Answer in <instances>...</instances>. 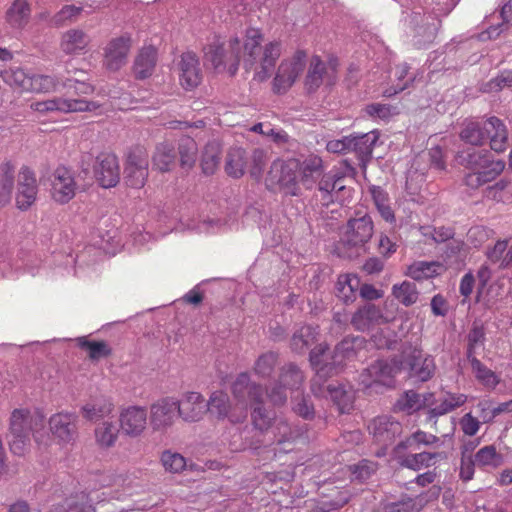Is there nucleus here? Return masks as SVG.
<instances>
[{"label":"nucleus","mask_w":512,"mask_h":512,"mask_svg":"<svg viewBox=\"0 0 512 512\" xmlns=\"http://www.w3.org/2000/svg\"><path fill=\"white\" fill-rule=\"evenodd\" d=\"M262 40L261 30L254 27L246 29L241 39L235 36L223 41L215 37L204 47V62L217 73L234 76L242 60L247 71L254 69V80L264 82L271 76L282 45L274 40L261 47Z\"/></svg>","instance_id":"obj_1"},{"label":"nucleus","mask_w":512,"mask_h":512,"mask_svg":"<svg viewBox=\"0 0 512 512\" xmlns=\"http://www.w3.org/2000/svg\"><path fill=\"white\" fill-rule=\"evenodd\" d=\"M352 356H354L353 342L349 340L339 343L332 356L327 347L322 345L314 348L310 353V363L316 372V377L311 384L312 393L315 396L329 397L341 413L349 412L352 409L355 399L353 390L346 389L342 385L332 384L322 387L318 384V380L330 375L333 369Z\"/></svg>","instance_id":"obj_2"},{"label":"nucleus","mask_w":512,"mask_h":512,"mask_svg":"<svg viewBox=\"0 0 512 512\" xmlns=\"http://www.w3.org/2000/svg\"><path fill=\"white\" fill-rule=\"evenodd\" d=\"M236 403H230L228 395L223 391L211 394L207 404V412L217 419L227 418L232 423L243 421L248 414V407L263 404V391L259 385L250 381L248 373L237 376L232 385Z\"/></svg>","instance_id":"obj_3"},{"label":"nucleus","mask_w":512,"mask_h":512,"mask_svg":"<svg viewBox=\"0 0 512 512\" xmlns=\"http://www.w3.org/2000/svg\"><path fill=\"white\" fill-rule=\"evenodd\" d=\"M44 427V416L39 412L18 408L12 411L7 441L13 454L23 455L30 445V433L33 432L35 442L46 446L49 437L38 430Z\"/></svg>","instance_id":"obj_4"},{"label":"nucleus","mask_w":512,"mask_h":512,"mask_svg":"<svg viewBox=\"0 0 512 512\" xmlns=\"http://www.w3.org/2000/svg\"><path fill=\"white\" fill-rule=\"evenodd\" d=\"M458 161L470 170L464 182L471 189H477L495 180L505 169L503 160L492 159L484 150H464L458 154Z\"/></svg>","instance_id":"obj_5"},{"label":"nucleus","mask_w":512,"mask_h":512,"mask_svg":"<svg viewBox=\"0 0 512 512\" xmlns=\"http://www.w3.org/2000/svg\"><path fill=\"white\" fill-rule=\"evenodd\" d=\"M460 137L474 146H481L489 140L491 149L497 153L505 151L508 146L507 128L497 117H490L482 124L476 121L467 122Z\"/></svg>","instance_id":"obj_6"},{"label":"nucleus","mask_w":512,"mask_h":512,"mask_svg":"<svg viewBox=\"0 0 512 512\" xmlns=\"http://www.w3.org/2000/svg\"><path fill=\"white\" fill-rule=\"evenodd\" d=\"M402 25L413 44L421 48L434 40L439 21L431 14L425 15L420 10H413L402 19Z\"/></svg>","instance_id":"obj_7"},{"label":"nucleus","mask_w":512,"mask_h":512,"mask_svg":"<svg viewBox=\"0 0 512 512\" xmlns=\"http://www.w3.org/2000/svg\"><path fill=\"white\" fill-rule=\"evenodd\" d=\"M403 369L400 358L377 360L364 369L359 376L360 384L366 389L392 387L395 376Z\"/></svg>","instance_id":"obj_8"},{"label":"nucleus","mask_w":512,"mask_h":512,"mask_svg":"<svg viewBox=\"0 0 512 512\" xmlns=\"http://www.w3.org/2000/svg\"><path fill=\"white\" fill-rule=\"evenodd\" d=\"M252 421L255 428L261 431H267L271 428L273 438L279 444L294 442L303 434L301 429H292L286 421L272 417L271 412L264 409L262 404L254 407Z\"/></svg>","instance_id":"obj_9"},{"label":"nucleus","mask_w":512,"mask_h":512,"mask_svg":"<svg viewBox=\"0 0 512 512\" xmlns=\"http://www.w3.org/2000/svg\"><path fill=\"white\" fill-rule=\"evenodd\" d=\"M304 382L302 371L290 363L281 368L279 380L274 383L270 390H266L265 396L274 406L283 405L287 400V392L291 395L299 394V389Z\"/></svg>","instance_id":"obj_10"},{"label":"nucleus","mask_w":512,"mask_h":512,"mask_svg":"<svg viewBox=\"0 0 512 512\" xmlns=\"http://www.w3.org/2000/svg\"><path fill=\"white\" fill-rule=\"evenodd\" d=\"M306 62L307 55L303 50H298L291 57L283 59L273 78L272 91L279 95L286 93L302 74Z\"/></svg>","instance_id":"obj_11"},{"label":"nucleus","mask_w":512,"mask_h":512,"mask_svg":"<svg viewBox=\"0 0 512 512\" xmlns=\"http://www.w3.org/2000/svg\"><path fill=\"white\" fill-rule=\"evenodd\" d=\"M266 182L269 187H271V185H278L287 195H298V161H274L268 172Z\"/></svg>","instance_id":"obj_12"},{"label":"nucleus","mask_w":512,"mask_h":512,"mask_svg":"<svg viewBox=\"0 0 512 512\" xmlns=\"http://www.w3.org/2000/svg\"><path fill=\"white\" fill-rule=\"evenodd\" d=\"M30 108L40 114L52 112L73 113L94 111L99 108V104L93 101L83 99H70L64 97H54L43 101L32 102Z\"/></svg>","instance_id":"obj_13"},{"label":"nucleus","mask_w":512,"mask_h":512,"mask_svg":"<svg viewBox=\"0 0 512 512\" xmlns=\"http://www.w3.org/2000/svg\"><path fill=\"white\" fill-rule=\"evenodd\" d=\"M49 185L51 198L59 204L68 203L76 195L74 172L65 166H58L53 170L49 176Z\"/></svg>","instance_id":"obj_14"},{"label":"nucleus","mask_w":512,"mask_h":512,"mask_svg":"<svg viewBox=\"0 0 512 512\" xmlns=\"http://www.w3.org/2000/svg\"><path fill=\"white\" fill-rule=\"evenodd\" d=\"M148 178V154L145 148L137 146L127 155L124 179L132 188H142Z\"/></svg>","instance_id":"obj_15"},{"label":"nucleus","mask_w":512,"mask_h":512,"mask_svg":"<svg viewBox=\"0 0 512 512\" xmlns=\"http://www.w3.org/2000/svg\"><path fill=\"white\" fill-rule=\"evenodd\" d=\"M401 360L403 369L408 367L409 376L422 382L428 381L435 372L434 359L429 355H423L421 349L409 347L402 352Z\"/></svg>","instance_id":"obj_16"},{"label":"nucleus","mask_w":512,"mask_h":512,"mask_svg":"<svg viewBox=\"0 0 512 512\" xmlns=\"http://www.w3.org/2000/svg\"><path fill=\"white\" fill-rule=\"evenodd\" d=\"M178 417V400L175 398L164 397L150 406L149 421L154 431L167 430Z\"/></svg>","instance_id":"obj_17"},{"label":"nucleus","mask_w":512,"mask_h":512,"mask_svg":"<svg viewBox=\"0 0 512 512\" xmlns=\"http://www.w3.org/2000/svg\"><path fill=\"white\" fill-rule=\"evenodd\" d=\"M148 413L144 406L130 405L119 414V427L129 438L141 437L147 429Z\"/></svg>","instance_id":"obj_18"},{"label":"nucleus","mask_w":512,"mask_h":512,"mask_svg":"<svg viewBox=\"0 0 512 512\" xmlns=\"http://www.w3.org/2000/svg\"><path fill=\"white\" fill-rule=\"evenodd\" d=\"M131 46L129 34L112 38L104 47L103 66L111 72L120 70L127 63Z\"/></svg>","instance_id":"obj_19"},{"label":"nucleus","mask_w":512,"mask_h":512,"mask_svg":"<svg viewBox=\"0 0 512 512\" xmlns=\"http://www.w3.org/2000/svg\"><path fill=\"white\" fill-rule=\"evenodd\" d=\"M78 416L70 412H59L49 419L52 435L61 444L73 443L77 436Z\"/></svg>","instance_id":"obj_20"},{"label":"nucleus","mask_w":512,"mask_h":512,"mask_svg":"<svg viewBox=\"0 0 512 512\" xmlns=\"http://www.w3.org/2000/svg\"><path fill=\"white\" fill-rule=\"evenodd\" d=\"M94 175L104 188L117 185L120 180V167L117 157L112 153H101L94 165Z\"/></svg>","instance_id":"obj_21"},{"label":"nucleus","mask_w":512,"mask_h":512,"mask_svg":"<svg viewBox=\"0 0 512 512\" xmlns=\"http://www.w3.org/2000/svg\"><path fill=\"white\" fill-rule=\"evenodd\" d=\"M38 185L35 173L28 167H22L18 173L16 205L27 210L36 200Z\"/></svg>","instance_id":"obj_22"},{"label":"nucleus","mask_w":512,"mask_h":512,"mask_svg":"<svg viewBox=\"0 0 512 512\" xmlns=\"http://www.w3.org/2000/svg\"><path fill=\"white\" fill-rule=\"evenodd\" d=\"M373 232L374 225L370 216L350 219L342 241L352 247L363 246L371 239Z\"/></svg>","instance_id":"obj_23"},{"label":"nucleus","mask_w":512,"mask_h":512,"mask_svg":"<svg viewBox=\"0 0 512 512\" xmlns=\"http://www.w3.org/2000/svg\"><path fill=\"white\" fill-rule=\"evenodd\" d=\"M388 322L382 309L373 303H365L359 307L351 318L352 326L358 331H369L377 325Z\"/></svg>","instance_id":"obj_24"},{"label":"nucleus","mask_w":512,"mask_h":512,"mask_svg":"<svg viewBox=\"0 0 512 512\" xmlns=\"http://www.w3.org/2000/svg\"><path fill=\"white\" fill-rule=\"evenodd\" d=\"M368 429L375 442L386 447L400 435L402 426L389 416H379L371 421Z\"/></svg>","instance_id":"obj_25"},{"label":"nucleus","mask_w":512,"mask_h":512,"mask_svg":"<svg viewBox=\"0 0 512 512\" xmlns=\"http://www.w3.org/2000/svg\"><path fill=\"white\" fill-rule=\"evenodd\" d=\"M206 412V401L198 392H188L178 401V415L186 422H197Z\"/></svg>","instance_id":"obj_26"},{"label":"nucleus","mask_w":512,"mask_h":512,"mask_svg":"<svg viewBox=\"0 0 512 512\" xmlns=\"http://www.w3.org/2000/svg\"><path fill=\"white\" fill-rule=\"evenodd\" d=\"M179 68L180 83L185 89H193L200 84L202 74L199 67V59L195 53L190 51L183 53Z\"/></svg>","instance_id":"obj_27"},{"label":"nucleus","mask_w":512,"mask_h":512,"mask_svg":"<svg viewBox=\"0 0 512 512\" xmlns=\"http://www.w3.org/2000/svg\"><path fill=\"white\" fill-rule=\"evenodd\" d=\"M89 44V35L79 28L68 29L60 38V49L66 55H81L87 51Z\"/></svg>","instance_id":"obj_28"},{"label":"nucleus","mask_w":512,"mask_h":512,"mask_svg":"<svg viewBox=\"0 0 512 512\" xmlns=\"http://www.w3.org/2000/svg\"><path fill=\"white\" fill-rule=\"evenodd\" d=\"M157 64V50L154 46H144L139 50L133 62V74L137 79H146L152 76Z\"/></svg>","instance_id":"obj_29"},{"label":"nucleus","mask_w":512,"mask_h":512,"mask_svg":"<svg viewBox=\"0 0 512 512\" xmlns=\"http://www.w3.org/2000/svg\"><path fill=\"white\" fill-rule=\"evenodd\" d=\"M435 404L433 393L420 395L412 390L405 392L396 402V409L412 414L421 408H429Z\"/></svg>","instance_id":"obj_30"},{"label":"nucleus","mask_w":512,"mask_h":512,"mask_svg":"<svg viewBox=\"0 0 512 512\" xmlns=\"http://www.w3.org/2000/svg\"><path fill=\"white\" fill-rule=\"evenodd\" d=\"M439 404H435L430 407L427 411V420L432 421L439 416L445 415L461 406H463L467 401V395L463 393H451L445 392L443 397L440 398Z\"/></svg>","instance_id":"obj_31"},{"label":"nucleus","mask_w":512,"mask_h":512,"mask_svg":"<svg viewBox=\"0 0 512 512\" xmlns=\"http://www.w3.org/2000/svg\"><path fill=\"white\" fill-rule=\"evenodd\" d=\"M378 139L379 132L376 130H372L362 135H351L350 152L355 153L359 160L364 164L371 158Z\"/></svg>","instance_id":"obj_32"},{"label":"nucleus","mask_w":512,"mask_h":512,"mask_svg":"<svg viewBox=\"0 0 512 512\" xmlns=\"http://www.w3.org/2000/svg\"><path fill=\"white\" fill-rule=\"evenodd\" d=\"M401 466L412 469L414 471L428 468L436 463L440 458H444L445 454L440 452H420L414 454L395 456Z\"/></svg>","instance_id":"obj_33"},{"label":"nucleus","mask_w":512,"mask_h":512,"mask_svg":"<svg viewBox=\"0 0 512 512\" xmlns=\"http://www.w3.org/2000/svg\"><path fill=\"white\" fill-rule=\"evenodd\" d=\"M113 410V403L105 398L93 399L82 405L80 409L82 417L90 422L104 420L112 414Z\"/></svg>","instance_id":"obj_34"},{"label":"nucleus","mask_w":512,"mask_h":512,"mask_svg":"<svg viewBox=\"0 0 512 512\" xmlns=\"http://www.w3.org/2000/svg\"><path fill=\"white\" fill-rule=\"evenodd\" d=\"M439 441L437 436L422 430H417L394 448V456H399L400 453L405 450L416 451L422 446H433L438 444Z\"/></svg>","instance_id":"obj_35"},{"label":"nucleus","mask_w":512,"mask_h":512,"mask_svg":"<svg viewBox=\"0 0 512 512\" xmlns=\"http://www.w3.org/2000/svg\"><path fill=\"white\" fill-rule=\"evenodd\" d=\"M119 438V428L111 420H103L94 429L95 444L100 449H109L115 446Z\"/></svg>","instance_id":"obj_36"},{"label":"nucleus","mask_w":512,"mask_h":512,"mask_svg":"<svg viewBox=\"0 0 512 512\" xmlns=\"http://www.w3.org/2000/svg\"><path fill=\"white\" fill-rule=\"evenodd\" d=\"M30 5L27 0H15L6 13V21L14 29H22L30 18Z\"/></svg>","instance_id":"obj_37"},{"label":"nucleus","mask_w":512,"mask_h":512,"mask_svg":"<svg viewBox=\"0 0 512 512\" xmlns=\"http://www.w3.org/2000/svg\"><path fill=\"white\" fill-rule=\"evenodd\" d=\"M175 159L176 154L173 145L168 142L160 143L156 146L152 157L153 167L161 172L169 171Z\"/></svg>","instance_id":"obj_38"},{"label":"nucleus","mask_w":512,"mask_h":512,"mask_svg":"<svg viewBox=\"0 0 512 512\" xmlns=\"http://www.w3.org/2000/svg\"><path fill=\"white\" fill-rule=\"evenodd\" d=\"M15 167L11 162L0 165V204L5 205L11 199L15 183Z\"/></svg>","instance_id":"obj_39"},{"label":"nucleus","mask_w":512,"mask_h":512,"mask_svg":"<svg viewBox=\"0 0 512 512\" xmlns=\"http://www.w3.org/2000/svg\"><path fill=\"white\" fill-rule=\"evenodd\" d=\"M246 164L247 157L244 149L235 147L229 150L225 164V170L229 176L241 177L245 172Z\"/></svg>","instance_id":"obj_40"},{"label":"nucleus","mask_w":512,"mask_h":512,"mask_svg":"<svg viewBox=\"0 0 512 512\" xmlns=\"http://www.w3.org/2000/svg\"><path fill=\"white\" fill-rule=\"evenodd\" d=\"M442 269L439 262L417 261L408 266L406 275L414 280H423L438 275Z\"/></svg>","instance_id":"obj_41"},{"label":"nucleus","mask_w":512,"mask_h":512,"mask_svg":"<svg viewBox=\"0 0 512 512\" xmlns=\"http://www.w3.org/2000/svg\"><path fill=\"white\" fill-rule=\"evenodd\" d=\"M475 378L487 389H494L500 382L499 376L476 357L469 359Z\"/></svg>","instance_id":"obj_42"},{"label":"nucleus","mask_w":512,"mask_h":512,"mask_svg":"<svg viewBox=\"0 0 512 512\" xmlns=\"http://www.w3.org/2000/svg\"><path fill=\"white\" fill-rule=\"evenodd\" d=\"M484 197L498 203H511L512 184L505 179H501L484 190Z\"/></svg>","instance_id":"obj_43"},{"label":"nucleus","mask_w":512,"mask_h":512,"mask_svg":"<svg viewBox=\"0 0 512 512\" xmlns=\"http://www.w3.org/2000/svg\"><path fill=\"white\" fill-rule=\"evenodd\" d=\"M360 290V279L355 274L341 275L337 281L338 296L344 302L353 301L355 293Z\"/></svg>","instance_id":"obj_44"},{"label":"nucleus","mask_w":512,"mask_h":512,"mask_svg":"<svg viewBox=\"0 0 512 512\" xmlns=\"http://www.w3.org/2000/svg\"><path fill=\"white\" fill-rule=\"evenodd\" d=\"M318 334L317 328L305 325L297 330L291 340V347L295 352H304L316 339Z\"/></svg>","instance_id":"obj_45"},{"label":"nucleus","mask_w":512,"mask_h":512,"mask_svg":"<svg viewBox=\"0 0 512 512\" xmlns=\"http://www.w3.org/2000/svg\"><path fill=\"white\" fill-rule=\"evenodd\" d=\"M477 467L496 468L502 463V456L497 452L495 446L487 445L479 449L473 456Z\"/></svg>","instance_id":"obj_46"},{"label":"nucleus","mask_w":512,"mask_h":512,"mask_svg":"<svg viewBox=\"0 0 512 512\" xmlns=\"http://www.w3.org/2000/svg\"><path fill=\"white\" fill-rule=\"evenodd\" d=\"M220 152V144L217 141L207 143L201 159V167L205 174H213L216 171L220 160Z\"/></svg>","instance_id":"obj_47"},{"label":"nucleus","mask_w":512,"mask_h":512,"mask_svg":"<svg viewBox=\"0 0 512 512\" xmlns=\"http://www.w3.org/2000/svg\"><path fill=\"white\" fill-rule=\"evenodd\" d=\"M374 204L381 217L388 223H395V214L390 206L388 194L380 187L371 189Z\"/></svg>","instance_id":"obj_48"},{"label":"nucleus","mask_w":512,"mask_h":512,"mask_svg":"<svg viewBox=\"0 0 512 512\" xmlns=\"http://www.w3.org/2000/svg\"><path fill=\"white\" fill-rule=\"evenodd\" d=\"M31 72L21 68L9 69L3 73L4 81L11 87L20 89L23 92H29L31 88Z\"/></svg>","instance_id":"obj_49"},{"label":"nucleus","mask_w":512,"mask_h":512,"mask_svg":"<svg viewBox=\"0 0 512 512\" xmlns=\"http://www.w3.org/2000/svg\"><path fill=\"white\" fill-rule=\"evenodd\" d=\"M392 295L401 304L408 307L417 302L419 294L414 283L403 281L400 284L393 285Z\"/></svg>","instance_id":"obj_50"},{"label":"nucleus","mask_w":512,"mask_h":512,"mask_svg":"<svg viewBox=\"0 0 512 512\" xmlns=\"http://www.w3.org/2000/svg\"><path fill=\"white\" fill-rule=\"evenodd\" d=\"M325 72L326 64L320 59L319 56H313L310 60V65L305 80L307 88L309 90L317 89L323 81Z\"/></svg>","instance_id":"obj_51"},{"label":"nucleus","mask_w":512,"mask_h":512,"mask_svg":"<svg viewBox=\"0 0 512 512\" xmlns=\"http://www.w3.org/2000/svg\"><path fill=\"white\" fill-rule=\"evenodd\" d=\"M160 461L165 471L170 473H180L187 465L185 457L172 450H165L162 452Z\"/></svg>","instance_id":"obj_52"},{"label":"nucleus","mask_w":512,"mask_h":512,"mask_svg":"<svg viewBox=\"0 0 512 512\" xmlns=\"http://www.w3.org/2000/svg\"><path fill=\"white\" fill-rule=\"evenodd\" d=\"M321 167L322 160L317 156H311L302 163L298 162V175L301 176V181L304 184L312 183L314 175L319 173Z\"/></svg>","instance_id":"obj_53"},{"label":"nucleus","mask_w":512,"mask_h":512,"mask_svg":"<svg viewBox=\"0 0 512 512\" xmlns=\"http://www.w3.org/2000/svg\"><path fill=\"white\" fill-rule=\"evenodd\" d=\"M179 155L181 166L191 168L196 161L197 145L194 139L183 137L179 142Z\"/></svg>","instance_id":"obj_54"},{"label":"nucleus","mask_w":512,"mask_h":512,"mask_svg":"<svg viewBox=\"0 0 512 512\" xmlns=\"http://www.w3.org/2000/svg\"><path fill=\"white\" fill-rule=\"evenodd\" d=\"M365 112L373 119L388 121L393 116L399 114V109L389 104L372 103L365 107Z\"/></svg>","instance_id":"obj_55"},{"label":"nucleus","mask_w":512,"mask_h":512,"mask_svg":"<svg viewBox=\"0 0 512 512\" xmlns=\"http://www.w3.org/2000/svg\"><path fill=\"white\" fill-rule=\"evenodd\" d=\"M277 363V355L273 352H267L260 355L254 364V373L262 378L268 377L273 372Z\"/></svg>","instance_id":"obj_56"},{"label":"nucleus","mask_w":512,"mask_h":512,"mask_svg":"<svg viewBox=\"0 0 512 512\" xmlns=\"http://www.w3.org/2000/svg\"><path fill=\"white\" fill-rule=\"evenodd\" d=\"M83 11L82 6L65 5L51 19V24L61 27L67 22L75 21Z\"/></svg>","instance_id":"obj_57"},{"label":"nucleus","mask_w":512,"mask_h":512,"mask_svg":"<svg viewBox=\"0 0 512 512\" xmlns=\"http://www.w3.org/2000/svg\"><path fill=\"white\" fill-rule=\"evenodd\" d=\"M78 345L87 350L88 355L93 360L106 357L110 353V349L105 342L89 341L85 337L77 339Z\"/></svg>","instance_id":"obj_58"},{"label":"nucleus","mask_w":512,"mask_h":512,"mask_svg":"<svg viewBox=\"0 0 512 512\" xmlns=\"http://www.w3.org/2000/svg\"><path fill=\"white\" fill-rule=\"evenodd\" d=\"M75 264L74 271L76 276L80 278L92 277L97 274L98 269L95 263L85 264V254L77 256L75 259L72 255H69L66 259V265Z\"/></svg>","instance_id":"obj_59"},{"label":"nucleus","mask_w":512,"mask_h":512,"mask_svg":"<svg viewBox=\"0 0 512 512\" xmlns=\"http://www.w3.org/2000/svg\"><path fill=\"white\" fill-rule=\"evenodd\" d=\"M86 500V495L81 493L80 495L66 499L61 505L54 506L49 512H84Z\"/></svg>","instance_id":"obj_60"},{"label":"nucleus","mask_w":512,"mask_h":512,"mask_svg":"<svg viewBox=\"0 0 512 512\" xmlns=\"http://www.w3.org/2000/svg\"><path fill=\"white\" fill-rule=\"evenodd\" d=\"M485 339V333L482 326L474 325L468 334V350L467 357L471 359L475 357L476 350L483 345Z\"/></svg>","instance_id":"obj_61"},{"label":"nucleus","mask_w":512,"mask_h":512,"mask_svg":"<svg viewBox=\"0 0 512 512\" xmlns=\"http://www.w3.org/2000/svg\"><path fill=\"white\" fill-rule=\"evenodd\" d=\"M299 394L291 395L293 410L304 419H311L314 416V407L307 397L299 398Z\"/></svg>","instance_id":"obj_62"},{"label":"nucleus","mask_w":512,"mask_h":512,"mask_svg":"<svg viewBox=\"0 0 512 512\" xmlns=\"http://www.w3.org/2000/svg\"><path fill=\"white\" fill-rule=\"evenodd\" d=\"M350 470L354 479L364 481L376 471V465L371 461L362 460L357 465L351 466Z\"/></svg>","instance_id":"obj_63"},{"label":"nucleus","mask_w":512,"mask_h":512,"mask_svg":"<svg viewBox=\"0 0 512 512\" xmlns=\"http://www.w3.org/2000/svg\"><path fill=\"white\" fill-rule=\"evenodd\" d=\"M396 334L389 328L382 329L372 336V341L379 349L391 348L396 342Z\"/></svg>","instance_id":"obj_64"}]
</instances>
